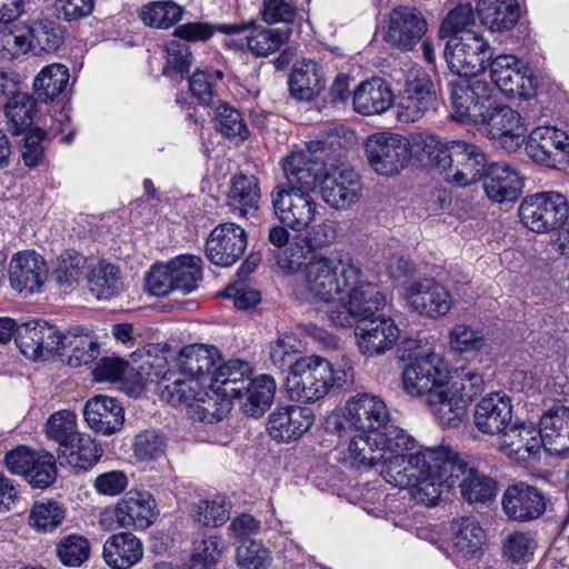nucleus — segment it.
I'll return each instance as SVG.
<instances>
[{"label": "nucleus", "instance_id": "4", "mask_svg": "<svg viewBox=\"0 0 569 569\" xmlns=\"http://www.w3.org/2000/svg\"><path fill=\"white\" fill-rule=\"evenodd\" d=\"M428 153L430 163L443 174V179L458 187L478 182L490 166L479 146L462 140L437 141Z\"/></svg>", "mask_w": 569, "mask_h": 569}, {"label": "nucleus", "instance_id": "13", "mask_svg": "<svg viewBox=\"0 0 569 569\" xmlns=\"http://www.w3.org/2000/svg\"><path fill=\"white\" fill-rule=\"evenodd\" d=\"M270 197L276 218L292 231L309 229L319 213V203L307 192L290 191L276 186Z\"/></svg>", "mask_w": 569, "mask_h": 569}, {"label": "nucleus", "instance_id": "23", "mask_svg": "<svg viewBox=\"0 0 569 569\" xmlns=\"http://www.w3.org/2000/svg\"><path fill=\"white\" fill-rule=\"evenodd\" d=\"M247 242V233L239 224L220 223L207 238L206 256L217 266L230 267L243 254Z\"/></svg>", "mask_w": 569, "mask_h": 569}, {"label": "nucleus", "instance_id": "15", "mask_svg": "<svg viewBox=\"0 0 569 569\" xmlns=\"http://www.w3.org/2000/svg\"><path fill=\"white\" fill-rule=\"evenodd\" d=\"M526 153L540 166L563 169L569 166V134L551 126L535 128L526 142Z\"/></svg>", "mask_w": 569, "mask_h": 569}, {"label": "nucleus", "instance_id": "28", "mask_svg": "<svg viewBox=\"0 0 569 569\" xmlns=\"http://www.w3.org/2000/svg\"><path fill=\"white\" fill-rule=\"evenodd\" d=\"M114 517L121 528L144 530L149 528L158 517L156 500L149 491L129 490L117 502Z\"/></svg>", "mask_w": 569, "mask_h": 569}, {"label": "nucleus", "instance_id": "41", "mask_svg": "<svg viewBox=\"0 0 569 569\" xmlns=\"http://www.w3.org/2000/svg\"><path fill=\"white\" fill-rule=\"evenodd\" d=\"M545 450L551 455L569 451V408L558 407L540 419Z\"/></svg>", "mask_w": 569, "mask_h": 569}, {"label": "nucleus", "instance_id": "2", "mask_svg": "<svg viewBox=\"0 0 569 569\" xmlns=\"http://www.w3.org/2000/svg\"><path fill=\"white\" fill-rule=\"evenodd\" d=\"M355 380L351 366L336 367L326 358L310 355L293 361L286 379L290 400L311 403L322 399L331 388L348 389Z\"/></svg>", "mask_w": 569, "mask_h": 569}, {"label": "nucleus", "instance_id": "35", "mask_svg": "<svg viewBox=\"0 0 569 569\" xmlns=\"http://www.w3.org/2000/svg\"><path fill=\"white\" fill-rule=\"evenodd\" d=\"M319 171L320 167L318 163L310 161L301 152H293L283 162L286 182L279 183L277 187L312 194L316 187L320 186L321 178L319 177Z\"/></svg>", "mask_w": 569, "mask_h": 569}, {"label": "nucleus", "instance_id": "53", "mask_svg": "<svg viewBox=\"0 0 569 569\" xmlns=\"http://www.w3.org/2000/svg\"><path fill=\"white\" fill-rule=\"evenodd\" d=\"M184 9L173 1H152L142 6L139 18L146 26L168 29L182 19Z\"/></svg>", "mask_w": 569, "mask_h": 569}, {"label": "nucleus", "instance_id": "40", "mask_svg": "<svg viewBox=\"0 0 569 569\" xmlns=\"http://www.w3.org/2000/svg\"><path fill=\"white\" fill-rule=\"evenodd\" d=\"M60 355L67 357L70 367L88 366L99 356L97 340L82 327L62 333Z\"/></svg>", "mask_w": 569, "mask_h": 569}, {"label": "nucleus", "instance_id": "8", "mask_svg": "<svg viewBox=\"0 0 569 569\" xmlns=\"http://www.w3.org/2000/svg\"><path fill=\"white\" fill-rule=\"evenodd\" d=\"M345 290L347 300L328 311V319L336 327H352L360 320L373 317L386 306L385 295L377 284L362 279L360 268L358 277Z\"/></svg>", "mask_w": 569, "mask_h": 569}, {"label": "nucleus", "instance_id": "25", "mask_svg": "<svg viewBox=\"0 0 569 569\" xmlns=\"http://www.w3.org/2000/svg\"><path fill=\"white\" fill-rule=\"evenodd\" d=\"M501 507L509 520L528 522L545 513L546 498L538 488L520 481L507 487L501 497Z\"/></svg>", "mask_w": 569, "mask_h": 569}, {"label": "nucleus", "instance_id": "7", "mask_svg": "<svg viewBox=\"0 0 569 569\" xmlns=\"http://www.w3.org/2000/svg\"><path fill=\"white\" fill-rule=\"evenodd\" d=\"M420 361L407 363L402 369V389L413 398L425 397L438 421L442 387L447 379V368L440 356H423Z\"/></svg>", "mask_w": 569, "mask_h": 569}, {"label": "nucleus", "instance_id": "21", "mask_svg": "<svg viewBox=\"0 0 569 569\" xmlns=\"http://www.w3.org/2000/svg\"><path fill=\"white\" fill-rule=\"evenodd\" d=\"M361 190L360 177L351 168H331L320 180V193L323 201L336 210L351 208L359 201Z\"/></svg>", "mask_w": 569, "mask_h": 569}, {"label": "nucleus", "instance_id": "36", "mask_svg": "<svg viewBox=\"0 0 569 569\" xmlns=\"http://www.w3.org/2000/svg\"><path fill=\"white\" fill-rule=\"evenodd\" d=\"M393 104V92L381 78L363 81L353 92V110L362 116L381 114Z\"/></svg>", "mask_w": 569, "mask_h": 569}, {"label": "nucleus", "instance_id": "46", "mask_svg": "<svg viewBox=\"0 0 569 569\" xmlns=\"http://www.w3.org/2000/svg\"><path fill=\"white\" fill-rule=\"evenodd\" d=\"M249 362L233 359L218 365L212 379V387H218L221 395L233 399L242 398L244 386L250 380Z\"/></svg>", "mask_w": 569, "mask_h": 569}, {"label": "nucleus", "instance_id": "24", "mask_svg": "<svg viewBox=\"0 0 569 569\" xmlns=\"http://www.w3.org/2000/svg\"><path fill=\"white\" fill-rule=\"evenodd\" d=\"M359 322L355 331L357 345L360 352L367 357L383 355L399 339L400 330L389 316L375 315Z\"/></svg>", "mask_w": 569, "mask_h": 569}, {"label": "nucleus", "instance_id": "43", "mask_svg": "<svg viewBox=\"0 0 569 569\" xmlns=\"http://www.w3.org/2000/svg\"><path fill=\"white\" fill-rule=\"evenodd\" d=\"M102 449L88 435L78 433L72 441L58 448L60 465H68L72 468L87 470L100 459Z\"/></svg>", "mask_w": 569, "mask_h": 569}, {"label": "nucleus", "instance_id": "63", "mask_svg": "<svg viewBox=\"0 0 569 569\" xmlns=\"http://www.w3.org/2000/svg\"><path fill=\"white\" fill-rule=\"evenodd\" d=\"M90 553L89 541L78 535H70L57 545V557L69 567H80L88 560Z\"/></svg>", "mask_w": 569, "mask_h": 569}, {"label": "nucleus", "instance_id": "30", "mask_svg": "<svg viewBox=\"0 0 569 569\" xmlns=\"http://www.w3.org/2000/svg\"><path fill=\"white\" fill-rule=\"evenodd\" d=\"M312 410L301 406L277 408L268 418L267 430L278 441L290 442L299 439L313 423Z\"/></svg>", "mask_w": 569, "mask_h": 569}, {"label": "nucleus", "instance_id": "58", "mask_svg": "<svg viewBox=\"0 0 569 569\" xmlns=\"http://www.w3.org/2000/svg\"><path fill=\"white\" fill-rule=\"evenodd\" d=\"M64 519L62 506L53 500L37 501L33 503L29 523L39 531H51L56 529Z\"/></svg>", "mask_w": 569, "mask_h": 569}, {"label": "nucleus", "instance_id": "50", "mask_svg": "<svg viewBox=\"0 0 569 569\" xmlns=\"http://www.w3.org/2000/svg\"><path fill=\"white\" fill-rule=\"evenodd\" d=\"M87 280L90 291L98 299H111L122 286L119 268L106 261H99L92 267Z\"/></svg>", "mask_w": 569, "mask_h": 569}, {"label": "nucleus", "instance_id": "48", "mask_svg": "<svg viewBox=\"0 0 569 569\" xmlns=\"http://www.w3.org/2000/svg\"><path fill=\"white\" fill-rule=\"evenodd\" d=\"M24 28L34 54L54 52L64 40L62 28L49 19L34 20Z\"/></svg>", "mask_w": 569, "mask_h": 569}, {"label": "nucleus", "instance_id": "49", "mask_svg": "<svg viewBox=\"0 0 569 569\" xmlns=\"http://www.w3.org/2000/svg\"><path fill=\"white\" fill-rule=\"evenodd\" d=\"M69 69L61 63L46 66L33 80V89L41 101H52L69 83Z\"/></svg>", "mask_w": 569, "mask_h": 569}, {"label": "nucleus", "instance_id": "11", "mask_svg": "<svg viewBox=\"0 0 569 569\" xmlns=\"http://www.w3.org/2000/svg\"><path fill=\"white\" fill-rule=\"evenodd\" d=\"M450 86L452 119L477 127L489 108L495 89L486 80L477 78L460 79Z\"/></svg>", "mask_w": 569, "mask_h": 569}, {"label": "nucleus", "instance_id": "55", "mask_svg": "<svg viewBox=\"0 0 569 569\" xmlns=\"http://www.w3.org/2000/svg\"><path fill=\"white\" fill-rule=\"evenodd\" d=\"M247 27L248 24L187 22L177 27L173 31V36L184 41H207L216 32H221L226 36L239 34Z\"/></svg>", "mask_w": 569, "mask_h": 569}, {"label": "nucleus", "instance_id": "29", "mask_svg": "<svg viewBox=\"0 0 569 569\" xmlns=\"http://www.w3.org/2000/svg\"><path fill=\"white\" fill-rule=\"evenodd\" d=\"M511 418V399L505 392H491L475 406L473 423L485 435L501 433L510 423Z\"/></svg>", "mask_w": 569, "mask_h": 569}, {"label": "nucleus", "instance_id": "37", "mask_svg": "<svg viewBox=\"0 0 569 569\" xmlns=\"http://www.w3.org/2000/svg\"><path fill=\"white\" fill-rule=\"evenodd\" d=\"M288 86L293 99L313 100L325 88L322 68L313 60H302L291 71Z\"/></svg>", "mask_w": 569, "mask_h": 569}, {"label": "nucleus", "instance_id": "20", "mask_svg": "<svg viewBox=\"0 0 569 569\" xmlns=\"http://www.w3.org/2000/svg\"><path fill=\"white\" fill-rule=\"evenodd\" d=\"M427 29V21L417 8L398 6L388 14L385 39L392 47L409 51L422 39Z\"/></svg>", "mask_w": 569, "mask_h": 569}, {"label": "nucleus", "instance_id": "16", "mask_svg": "<svg viewBox=\"0 0 569 569\" xmlns=\"http://www.w3.org/2000/svg\"><path fill=\"white\" fill-rule=\"evenodd\" d=\"M490 78L510 98L530 99L536 93V80L526 62L513 54H500L490 62Z\"/></svg>", "mask_w": 569, "mask_h": 569}, {"label": "nucleus", "instance_id": "31", "mask_svg": "<svg viewBox=\"0 0 569 569\" xmlns=\"http://www.w3.org/2000/svg\"><path fill=\"white\" fill-rule=\"evenodd\" d=\"M545 449L541 426L515 425L505 431L499 440V450L517 461H527L539 457Z\"/></svg>", "mask_w": 569, "mask_h": 569}, {"label": "nucleus", "instance_id": "52", "mask_svg": "<svg viewBox=\"0 0 569 569\" xmlns=\"http://www.w3.org/2000/svg\"><path fill=\"white\" fill-rule=\"evenodd\" d=\"M376 433H363L353 437L348 447L350 465L356 468H371L380 463L382 466L383 453L381 447L377 443Z\"/></svg>", "mask_w": 569, "mask_h": 569}, {"label": "nucleus", "instance_id": "34", "mask_svg": "<svg viewBox=\"0 0 569 569\" xmlns=\"http://www.w3.org/2000/svg\"><path fill=\"white\" fill-rule=\"evenodd\" d=\"M143 555V542L131 532L110 536L102 549V558L111 569H130L142 560Z\"/></svg>", "mask_w": 569, "mask_h": 569}, {"label": "nucleus", "instance_id": "1", "mask_svg": "<svg viewBox=\"0 0 569 569\" xmlns=\"http://www.w3.org/2000/svg\"><path fill=\"white\" fill-rule=\"evenodd\" d=\"M408 457H399L385 471V481L409 488L416 502L435 506L445 491L459 456L447 446L417 447Z\"/></svg>", "mask_w": 569, "mask_h": 569}, {"label": "nucleus", "instance_id": "32", "mask_svg": "<svg viewBox=\"0 0 569 569\" xmlns=\"http://www.w3.org/2000/svg\"><path fill=\"white\" fill-rule=\"evenodd\" d=\"M481 180L486 196L497 203L517 200L523 188L520 172L506 162L490 163Z\"/></svg>", "mask_w": 569, "mask_h": 569}, {"label": "nucleus", "instance_id": "61", "mask_svg": "<svg viewBox=\"0 0 569 569\" xmlns=\"http://www.w3.org/2000/svg\"><path fill=\"white\" fill-rule=\"evenodd\" d=\"M48 438L58 442L59 448L72 441L79 432L77 431V416L70 410H59L52 413L46 423Z\"/></svg>", "mask_w": 569, "mask_h": 569}, {"label": "nucleus", "instance_id": "6", "mask_svg": "<svg viewBox=\"0 0 569 569\" xmlns=\"http://www.w3.org/2000/svg\"><path fill=\"white\" fill-rule=\"evenodd\" d=\"M485 381L477 370L460 368L453 375L447 372L438 409V422L442 427H457L465 418L469 403L483 390Z\"/></svg>", "mask_w": 569, "mask_h": 569}, {"label": "nucleus", "instance_id": "56", "mask_svg": "<svg viewBox=\"0 0 569 569\" xmlns=\"http://www.w3.org/2000/svg\"><path fill=\"white\" fill-rule=\"evenodd\" d=\"M216 129L228 139L243 141L249 136L242 113L229 103H220L214 114Z\"/></svg>", "mask_w": 569, "mask_h": 569}, {"label": "nucleus", "instance_id": "3", "mask_svg": "<svg viewBox=\"0 0 569 569\" xmlns=\"http://www.w3.org/2000/svg\"><path fill=\"white\" fill-rule=\"evenodd\" d=\"M359 274V267L341 250L312 253L301 269L297 289L307 299L330 302Z\"/></svg>", "mask_w": 569, "mask_h": 569}, {"label": "nucleus", "instance_id": "33", "mask_svg": "<svg viewBox=\"0 0 569 569\" xmlns=\"http://www.w3.org/2000/svg\"><path fill=\"white\" fill-rule=\"evenodd\" d=\"M83 417L92 430L104 436L119 431L124 422L122 406L114 398L104 395L87 401Z\"/></svg>", "mask_w": 569, "mask_h": 569}, {"label": "nucleus", "instance_id": "27", "mask_svg": "<svg viewBox=\"0 0 569 569\" xmlns=\"http://www.w3.org/2000/svg\"><path fill=\"white\" fill-rule=\"evenodd\" d=\"M48 277V267L39 253L26 250L16 253L9 264V281L11 287L24 296L41 289Z\"/></svg>", "mask_w": 569, "mask_h": 569}, {"label": "nucleus", "instance_id": "38", "mask_svg": "<svg viewBox=\"0 0 569 569\" xmlns=\"http://www.w3.org/2000/svg\"><path fill=\"white\" fill-rule=\"evenodd\" d=\"M477 16L481 24L490 31H508L519 20V4L517 0H479Z\"/></svg>", "mask_w": 569, "mask_h": 569}, {"label": "nucleus", "instance_id": "19", "mask_svg": "<svg viewBox=\"0 0 569 569\" xmlns=\"http://www.w3.org/2000/svg\"><path fill=\"white\" fill-rule=\"evenodd\" d=\"M16 343L31 360H41L60 351L62 333L47 321L31 320L16 328Z\"/></svg>", "mask_w": 569, "mask_h": 569}, {"label": "nucleus", "instance_id": "57", "mask_svg": "<svg viewBox=\"0 0 569 569\" xmlns=\"http://www.w3.org/2000/svg\"><path fill=\"white\" fill-rule=\"evenodd\" d=\"M312 247L305 237H296L277 254V263L286 273L301 274V269L308 262V254L311 253Z\"/></svg>", "mask_w": 569, "mask_h": 569}, {"label": "nucleus", "instance_id": "22", "mask_svg": "<svg viewBox=\"0 0 569 569\" xmlns=\"http://www.w3.org/2000/svg\"><path fill=\"white\" fill-rule=\"evenodd\" d=\"M458 487L460 495L469 505L483 506L495 500L497 482L493 478L478 471L459 458L445 490Z\"/></svg>", "mask_w": 569, "mask_h": 569}, {"label": "nucleus", "instance_id": "51", "mask_svg": "<svg viewBox=\"0 0 569 569\" xmlns=\"http://www.w3.org/2000/svg\"><path fill=\"white\" fill-rule=\"evenodd\" d=\"M177 291L190 293L202 279V261L193 254H182L169 261Z\"/></svg>", "mask_w": 569, "mask_h": 569}, {"label": "nucleus", "instance_id": "39", "mask_svg": "<svg viewBox=\"0 0 569 569\" xmlns=\"http://www.w3.org/2000/svg\"><path fill=\"white\" fill-rule=\"evenodd\" d=\"M455 552L463 558L476 556L486 542V532L473 516H460L450 525Z\"/></svg>", "mask_w": 569, "mask_h": 569}, {"label": "nucleus", "instance_id": "62", "mask_svg": "<svg viewBox=\"0 0 569 569\" xmlns=\"http://www.w3.org/2000/svg\"><path fill=\"white\" fill-rule=\"evenodd\" d=\"M57 477L56 458L47 451H37L32 465L24 478L33 488L44 489L53 483Z\"/></svg>", "mask_w": 569, "mask_h": 569}, {"label": "nucleus", "instance_id": "14", "mask_svg": "<svg viewBox=\"0 0 569 569\" xmlns=\"http://www.w3.org/2000/svg\"><path fill=\"white\" fill-rule=\"evenodd\" d=\"M370 166L381 176H393L405 168L410 159L408 140L397 133L377 132L366 142Z\"/></svg>", "mask_w": 569, "mask_h": 569}, {"label": "nucleus", "instance_id": "17", "mask_svg": "<svg viewBox=\"0 0 569 569\" xmlns=\"http://www.w3.org/2000/svg\"><path fill=\"white\" fill-rule=\"evenodd\" d=\"M220 360V351L212 346H187L177 357L179 377L171 385H189L191 380H194L199 382V386L212 387L213 375Z\"/></svg>", "mask_w": 569, "mask_h": 569}, {"label": "nucleus", "instance_id": "45", "mask_svg": "<svg viewBox=\"0 0 569 569\" xmlns=\"http://www.w3.org/2000/svg\"><path fill=\"white\" fill-rule=\"evenodd\" d=\"M276 392V381L269 375L250 379L238 398L243 412L250 417L261 416L272 403Z\"/></svg>", "mask_w": 569, "mask_h": 569}, {"label": "nucleus", "instance_id": "44", "mask_svg": "<svg viewBox=\"0 0 569 569\" xmlns=\"http://www.w3.org/2000/svg\"><path fill=\"white\" fill-rule=\"evenodd\" d=\"M239 24H248L240 33L248 32L244 37L247 48L256 57H268L278 51L289 40V29L264 28L257 26L253 21L240 22Z\"/></svg>", "mask_w": 569, "mask_h": 569}, {"label": "nucleus", "instance_id": "54", "mask_svg": "<svg viewBox=\"0 0 569 569\" xmlns=\"http://www.w3.org/2000/svg\"><path fill=\"white\" fill-rule=\"evenodd\" d=\"M34 108L33 98L22 91L13 96L10 102H7L3 107L4 116L13 134H21L31 127Z\"/></svg>", "mask_w": 569, "mask_h": 569}, {"label": "nucleus", "instance_id": "59", "mask_svg": "<svg viewBox=\"0 0 569 569\" xmlns=\"http://www.w3.org/2000/svg\"><path fill=\"white\" fill-rule=\"evenodd\" d=\"M222 78L223 73L220 70H196L189 80L190 91L201 104L208 106L217 96V87Z\"/></svg>", "mask_w": 569, "mask_h": 569}, {"label": "nucleus", "instance_id": "64", "mask_svg": "<svg viewBox=\"0 0 569 569\" xmlns=\"http://www.w3.org/2000/svg\"><path fill=\"white\" fill-rule=\"evenodd\" d=\"M86 268L87 259L84 256L74 251H67L57 258L52 276L60 284H71L80 279Z\"/></svg>", "mask_w": 569, "mask_h": 569}, {"label": "nucleus", "instance_id": "12", "mask_svg": "<svg viewBox=\"0 0 569 569\" xmlns=\"http://www.w3.org/2000/svg\"><path fill=\"white\" fill-rule=\"evenodd\" d=\"M477 128L509 152L520 148L527 131L519 112L509 106H495L492 99Z\"/></svg>", "mask_w": 569, "mask_h": 569}, {"label": "nucleus", "instance_id": "42", "mask_svg": "<svg viewBox=\"0 0 569 569\" xmlns=\"http://www.w3.org/2000/svg\"><path fill=\"white\" fill-rule=\"evenodd\" d=\"M260 197L259 181L254 176L237 174L231 179L228 206L232 212L246 217L257 211Z\"/></svg>", "mask_w": 569, "mask_h": 569}, {"label": "nucleus", "instance_id": "26", "mask_svg": "<svg viewBox=\"0 0 569 569\" xmlns=\"http://www.w3.org/2000/svg\"><path fill=\"white\" fill-rule=\"evenodd\" d=\"M345 418L353 429L362 433H376L387 425L390 415L380 397L358 393L347 401Z\"/></svg>", "mask_w": 569, "mask_h": 569}, {"label": "nucleus", "instance_id": "18", "mask_svg": "<svg viewBox=\"0 0 569 569\" xmlns=\"http://www.w3.org/2000/svg\"><path fill=\"white\" fill-rule=\"evenodd\" d=\"M403 298L415 312L430 319L448 315L453 303L448 288L435 279H421L408 283L403 289Z\"/></svg>", "mask_w": 569, "mask_h": 569}, {"label": "nucleus", "instance_id": "47", "mask_svg": "<svg viewBox=\"0 0 569 569\" xmlns=\"http://www.w3.org/2000/svg\"><path fill=\"white\" fill-rule=\"evenodd\" d=\"M382 431H377V443L381 447L383 453L382 468L380 470L381 477L385 479V471L397 460L399 457H407L405 451H411L417 448L416 439L410 436L406 430L396 426H385Z\"/></svg>", "mask_w": 569, "mask_h": 569}, {"label": "nucleus", "instance_id": "60", "mask_svg": "<svg viewBox=\"0 0 569 569\" xmlns=\"http://www.w3.org/2000/svg\"><path fill=\"white\" fill-rule=\"evenodd\" d=\"M448 339L450 348L460 353L479 351L487 343V338L481 330L466 323H456L450 329Z\"/></svg>", "mask_w": 569, "mask_h": 569}, {"label": "nucleus", "instance_id": "9", "mask_svg": "<svg viewBox=\"0 0 569 569\" xmlns=\"http://www.w3.org/2000/svg\"><path fill=\"white\" fill-rule=\"evenodd\" d=\"M521 223L537 233L559 229L569 216V203L558 191H540L526 196L518 208Z\"/></svg>", "mask_w": 569, "mask_h": 569}, {"label": "nucleus", "instance_id": "10", "mask_svg": "<svg viewBox=\"0 0 569 569\" xmlns=\"http://www.w3.org/2000/svg\"><path fill=\"white\" fill-rule=\"evenodd\" d=\"M488 42L475 31L451 37L445 47V59L451 72L462 78H475L485 70L490 58Z\"/></svg>", "mask_w": 569, "mask_h": 569}, {"label": "nucleus", "instance_id": "5", "mask_svg": "<svg viewBox=\"0 0 569 569\" xmlns=\"http://www.w3.org/2000/svg\"><path fill=\"white\" fill-rule=\"evenodd\" d=\"M162 399L173 406L186 405L193 419L213 423L222 420L230 410L232 398L221 395L216 386H199L191 380L189 385H167L162 389Z\"/></svg>", "mask_w": 569, "mask_h": 569}]
</instances>
